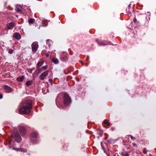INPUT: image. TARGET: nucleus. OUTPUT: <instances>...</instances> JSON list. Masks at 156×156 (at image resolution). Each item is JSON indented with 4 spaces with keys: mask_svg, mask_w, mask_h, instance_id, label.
Instances as JSON below:
<instances>
[{
    "mask_svg": "<svg viewBox=\"0 0 156 156\" xmlns=\"http://www.w3.org/2000/svg\"><path fill=\"white\" fill-rule=\"evenodd\" d=\"M15 138L14 139L17 142H20L21 140V137H14Z\"/></svg>",
    "mask_w": 156,
    "mask_h": 156,
    "instance_id": "obj_17",
    "label": "nucleus"
},
{
    "mask_svg": "<svg viewBox=\"0 0 156 156\" xmlns=\"http://www.w3.org/2000/svg\"><path fill=\"white\" fill-rule=\"evenodd\" d=\"M62 96V94H58L57 96L58 99L59 98H60V97H61Z\"/></svg>",
    "mask_w": 156,
    "mask_h": 156,
    "instance_id": "obj_29",
    "label": "nucleus"
},
{
    "mask_svg": "<svg viewBox=\"0 0 156 156\" xmlns=\"http://www.w3.org/2000/svg\"><path fill=\"white\" fill-rule=\"evenodd\" d=\"M16 11L18 12H21V10L19 8H17L16 9Z\"/></svg>",
    "mask_w": 156,
    "mask_h": 156,
    "instance_id": "obj_31",
    "label": "nucleus"
},
{
    "mask_svg": "<svg viewBox=\"0 0 156 156\" xmlns=\"http://www.w3.org/2000/svg\"><path fill=\"white\" fill-rule=\"evenodd\" d=\"M13 36L14 37L18 39H20L21 37L20 34L17 32L15 33L14 34Z\"/></svg>",
    "mask_w": 156,
    "mask_h": 156,
    "instance_id": "obj_10",
    "label": "nucleus"
},
{
    "mask_svg": "<svg viewBox=\"0 0 156 156\" xmlns=\"http://www.w3.org/2000/svg\"><path fill=\"white\" fill-rule=\"evenodd\" d=\"M48 71L47 70L42 73L39 76V79L41 80H44L46 79V76L48 74Z\"/></svg>",
    "mask_w": 156,
    "mask_h": 156,
    "instance_id": "obj_6",
    "label": "nucleus"
},
{
    "mask_svg": "<svg viewBox=\"0 0 156 156\" xmlns=\"http://www.w3.org/2000/svg\"><path fill=\"white\" fill-rule=\"evenodd\" d=\"M9 53L10 54H12L13 53V50L12 49H9Z\"/></svg>",
    "mask_w": 156,
    "mask_h": 156,
    "instance_id": "obj_27",
    "label": "nucleus"
},
{
    "mask_svg": "<svg viewBox=\"0 0 156 156\" xmlns=\"http://www.w3.org/2000/svg\"><path fill=\"white\" fill-rule=\"evenodd\" d=\"M52 42V41L51 40H47V43H48L49 46H51V43Z\"/></svg>",
    "mask_w": 156,
    "mask_h": 156,
    "instance_id": "obj_22",
    "label": "nucleus"
},
{
    "mask_svg": "<svg viewBox=\"0 0 156 156\" xmlns=\"http://www.w3.org/2000/svg\"><path fill=\"white\" fill-rule=\"evenodd\" d=\"M131 138L132 140H133L135 139V137H131Z\"/></svg>",
    "mask_w": 156,
    "mask_h": 156,
    "instance_id": "obj_36",
    "label": "nucleus"
},
{
    "mask_svg": "<svg viewBox=\"0 0 156 156\" xmlns=\"http://www.w3.org/2000/svg\"><path fill=\"white\" fill-rule=\"evenodd\" d=\"M31 46L33 52H35L38 47V43L36 42H34L32 44Z\"/></svg>",
    "mask_w": 156,
    "mask_h": 156,
    "instance_id": "obj_4",
    "label": "nucleus"
},
{
    "mask_svg": "<svg viewBox=\"0 0 156 156\" xmlns=\"http://www.w3.org/2000/svg\"><path fill=\"white\" fill-rule=\"evenodd\" d=\"M25 76H21L18 77L16 80L19 82H22L23 80L25 79Z\"/></svg>",
    "mask_w": 156,
    "mask_h": 156,
    "instance_id": "obj_12",
    "label": "nucleus"
},
{
    "mask_svg": "<svg viewBox=\"0 0 156 156\" xmlns=\"http://www.w3.org/2000/svg\"><path fill=\"white\" fill-rule=\"evenodd\" d=\"M98 133L100 136H102V130H99Z\"/></svg>",
    "mask_w": 156,
    "mask_h": 156,
    "instance_id": "obj_24",
    "label": "nucleus"
},
{
    "mask_svg": "<svg viewBox=\"0 0 156 156\" xmlns=\"http://www.w3.org/2000/svg\"><path fill=\"white\" fill-rule=\"evenodd\" d=\"M2 98V94H0V99Z\"/></svg>",
    "mask_w": 156,
    "mask_h": 156,
    "instance_id": "obj_35",
    "label": "nucleus"
},
{
    "mask_svg": "<svg viewBox=\"0 0 156 156\" xmlns=\"http://www.w3.org/2000/svg\"><path fill=\"white\" fill-rule=\"evenodd\" d=\"M89 59V56H88H88H87V59H86V60H88Z\"/></svg>",
    "mask_w": 156,
    "mask_h": 156,
    "instance_id": "obj_34",
    "label": "nucleus"
},
{
    "mask_svg": "<svg viewBox=\"0 0 156 156\" xmlns=\"http://www.w3.org/2000/svg\"><path fill=\"white\" fill-rule=\"evenodd\" d=\"M16 23L12 22L7 23L6 25V26L8 30H11L16 26Z\"/></svg>",
    "mask_w": 156,
    "mask_h": 156,
    "instance_id": "obj_5",
    "label": "nucleus"
},
{
    "mask_svg": "<svg viewBox=\"0 0 156 156\" xmlns=\"http://www.w3.org/2000/svg\"><path fill=\"white\" fill-rule=\"evenodd\" d=\"M33 137V138H36V137Z\"/></svg>",
    "mask_w": 156,
    "mask_h": 156,
    "instance_id": "obj_39",
    "label": "nucleus"
},
{
    "mask_svg": "<svg viewBox=\"0 0 156 156\" xmlns=\"http://www.w3.org/2000/svg\"><path fill=\"white\" fill-rule=\"evenodd\" d=\"M133 145L134 146H135V147H136V145L135 143H133Z\"/></svg>",
    "mask_w": 156,
    "mask_h": 156,
    "instance_id": "obj_33",
    "label": "nucleus"
},
{
    "mask_svg": "<svg viewBox=\"0 0 156 156\" xmlns=\"http://www.w3.org/2000/svg\"><path fill=\"white\" fill-rule=\"evenodd\" d=\"M33 83V82L31 80H29L27 81L26 83V85L27 86H29L31 85Z\"/></svg>",
    "mask_w": 156,
    "mask_h": 156,
    "instance_id": "obj_16",
    "label": "nucleus"
},
{
    "mask_svg": "<svg viewBox=\"0 0 156 156\" xmlns=\"http://www.w3.org/2000/svg\"><path fill=\"white\" fill-rule=\"evenodd\" d=\"M4 90L7 93H11L12 91V88L6 85H4L3 86Z\"/></svg>",
    "mask_w": 156,
    "mask_h": 156,
    "instance_id": "obj_7",
    "label": "nucleus"
},
{
    "mask_svg": "<svg viewBox=\"0 0 156 156\" xmlns=\"http://www.w3.org/2000/svg\"><path fill=\"white\" fill-rule=\"evenodd\" d=\"M37 68V69L36 70V72L38 73L41 71V69H42L41 68H40V67Z\"/></svg>",
    "mask_w": 156,
    "mask_h": 156,
    "instance_id": "obj_25",
    "label": "nucleus"
},
{
    "mask_svg": "<svg viewBox=\"0 0 156 156\" xmlns=\"http://www.w3.org/2000/svg\"><path fill=\"white\" fill-rule=\"evenodd\" d=\"M47 68V66H42L41 68L42 69H43L44 70H46Z\"/></svg>",
    "mask_w": 156,
    "mask_h": 156,
    "instance_id": "obj_26",
    "label": "nucleus"
},
{
    "mask_svg": "<svg viewBox=\"0 0 156 156\" xmlns=\"http://www.w3.org/2000/svg\"><path fill=\"white\" fill-rule=\"evenodd\" d=\"M114 128H111V129H112V131H113V130H114Z\"/></svg>",
    "mask_w": 156,
    "mask_h": 156,
    "instance_id": "obj_37",
    "label": "nucleus"
},
{
    "mask_svg": "<svg viewBox=\"0 0 156 156\" xmlns=\"http://www.w3.org/2000/svg\"><path fill=\"white\" fill-rule=\"evenodd\" d=\"M122 154L123 156H128L129 155L128 153L126 152H123Z\"/></svg>",
    "mask_w": 156,
    "mask_h": 156,
    "instance_id": "obj_20",
    "label": "nucleus"
},
{
    "mask_svg": "<svg viewBox=\"0 0 156 156\" xmlns=\"http://www.w3.org/2000/svg\"><path fill=\"white\" fill-rule=\"evenodd\" d=\"M20 151L21 152H27V150L26 149H23V148H20Z\"/></svg>",
    "mask_w": 156,
    "mask_h": 156,
    "instance_id": "obj_21",
    "label": "nucleus"
},
{
    "mask_svg": "<svg viewBox=\"0 0 156 156\" xmlns=\"http://www.w3.org/2000/svg\"><path fill=\"white\" fill-rule=\"evenodd\" d=\"M34 20L33 19H30L28 20V23H33L34 22Z\"/></svg>",
    "mask_w": 156,
    "mask_h": 156,
    "instance_id": "obj_18",
    "label": "nucleus"
},
{
    "mask_svg": "<svg viewBox=\"0 0 156 156\" xmlns=\"http://www.w3.org/2000/svg\"><path fill=\"white\" fill-rule=\"evenodd\" d=\"M143 153L144 154H146L147 153V151L146 150V148H144L143 151Z\"/></svg>",
    "mask_w": 156,
    "mask_h": 156,
    "instance_id": "obj_30",
    "label": "nucleus"
},
{
    "mask_svg": "<svg viewBox=\"0 0 156 156\" xmlns=\"http://www.w3.org/2000/svg\"><path fill=\"white\" fill-rule=\"evenodd\" d=\"M45 55L47 57H48L49 56V54L48 52H47L45 54Z\"/></svg>",
    "mask_w": 156,
    "mask_h": 156,
    "instance_id": "obj_32",
    "label": "nucleus"
},
{
    "mask_svg": "<svg viewBox=\"0 0 156 156\" xmlns=\"http://www.w3.org/2000/svg\"><path fill=\"white\" fill-rule=\"evenodd\" d=\"M12 136H19V134L18 133L17 130L15 129L12 133Z\"/></svg>",
    "mask_w": 156,
    "mask_h": 156,
    "instance_id": "obj_8",
    "label": "nucleus"
},
{
    "mask_svg": "<svg viewBox=\"0 0 156 156\" xmlns=\"http://www.w3.org/2000/svg\"><path fill=\"white\" fill-rule=\"evenodd\" d=\"M123 141H124V144L125 145H126L127 144H129L130 143L129 141V138L128 137H124V138L123 139Z\"/></svg>",
    "mask_w": 156,
    "mask_h": 156,
    "instance_id": "obj_9",
    "label": "nucleus"
},
{
    "mask_svg": "<svg viewBox=\"0 0 156 156\" xmlns=\"http://www.w3.org/2000/svg\"><path fill=\"white\" fill-rule=\"evenodd\" d=\"M108 137H105L104 139L105 140H108L107 141V142L109 143L111 145H113V144H114L117 141V140L114 139L113 138L111 137L109 139H108Z\"/></svg>",
    "mask_w": 156,
    "mask_h": 156,
    "instance_id": "obj_3",
    "label": "nucleus"
},
{
    "mask_svg": "<svg viewBox=\"0 0 156 156\" xmlns=\"http://www.w3.org/2000/svg\"><path fill=\"white\" fill-rule=\"evenodd\" d=\"M86 66H88V64H86Z\"/></svg>",
    "mask_w": 156,
    "mask_h": 156,
    "instance_id": "obj_38",
    "label": "nucleus"
},
{
    "mask_svg": "<svg viewBox=\"0 0 156 156\" xmlns=\"http://www.w3.org/2000/svg\"><path fill=\"white\" fill-rule=\"evenodd\" d=\"M32 108V101L30 100H27L23 102L22 107L19 110L20 114H27L30 111Z\"/></svg>",
    "mask_w": 156,
    "mask_h": 156,
    "instance_id": "obj_1",
    "label": "nucleus"
},
{
    "mask_svg": "<svg viewBox=\"0 0 156 156\" xmlns=\"http://www.w3.org/2000/svg\"><path fill=\"white\" fill-rule=\"evenodd\" d=\"M20 148H13L12 149V150H15L16 151H20Z\"/></svg>",
    "mask_w": 156,
    "mask_h": 156,
    "instance_id": "obj_28",
    "label": "nucleus"
},
{
    "mask_svg": "<svg viewBox=\"0 0 156 156\" xmlns=\"http://www.w3.org/2000/svg\"><path fill=\"white\" fill-rule=\"evenodd\" d=\"M38 136V134L36 132H35L33 133L32 136Z\"/></svg>",
    "mask_w": 156,
    "mask_h": 156,
    "instance_id": "obj_23",
    "label": "nucleus"
},
{
    "mask_svg": "<svg viewBox=\"0 0 156 156\" xmlns=\"http://www.w3.org/2000/svg\"><path fill=\"white\" fill-rule=\"evenodd\" d=\"M64 105L59 103H57V106L59 108H64L68 106L71 103V100L70 97L67 94H64L63 95Z\"/></svg>",
    "mask_w": 156,
    "mask_h": 156,
    "instance_id": "obj_2",
    "label": "nucleus"
},
{
    "mask_svg": "<svg viewBox=\"0 0 156 156\" xmlns=\"http://www.w3.org/2000/svg\"><path fill=\"white\" fill-rule=\"evenodd\" d=\"M44 63V61L43 60H42L40 61H39L37 65V67L39 68L41 66L43 63Z\"/></svg>",
    "mask_w": 156,
    "mask_h": 156,
    "instance_id": "obj_14",
    "label": "nucleus"
},
{
    "mask_svg": "<svg viewBox=\"0 0 156 156\" xmlns=\"http://www.w3.org/2000/svg\"><path fill=\"white\" fill-rule=\"evenodd\" d=\"M25 128L23 127H20L19 129L20 133H21L22 135H23L25 133Z\"/></svg>",
    "mask_w": 156,
    "mask_h": 156,
    "instance_id": "obj_11",
    "label": "nucleus"
},
{
    "mask_svg": "<svg viewBox=\"0 0 156 156\" xmlns=\"http://www.w3.org/2000/svg\"><path fill=\"white\" fill-rule=\"evenodd\" d=\"M67 57V54L66 53L63 52L62 53L61 55V58L63 60L65 59Z\"/></svg>",
    "mask_w": 156,
    "mask_h": 156,
    "instance_id": "obj_13",
    "label": "nucleus"
},
{
    "mask_svg": "<svg viewBox=\"0 0 156 156\" xmlns=\"http://www.w3.org/2000/svg\"><path fill=\"white\" fill-rule=\"evenodd\" d=\"M52 61L53 62L56 64H58L59 62V61L58 59L55 58H54L52 59Z\"/></svg>",
    "mask_w": 156,
    "mask_h": 156,
    "instance_id": "obj_15",
    "label": "nucleus"
},
{
    "mask_svg": "<svg viewBox=\"0 0 156 156\" xmlns=\"http://www.w3.org/2000/svg\"><path fill=\"white\" fill-rule=\"evenodd\" d=\"M104 123L106 124L107 126H109L110 125V122H108V120H105L104 122Z\"/></svg>",
    "mask_w": 156,
    "mask_h": 156,
    "instance_id": "obj_19",
    "label": "nucleus"
}]
</instances>
